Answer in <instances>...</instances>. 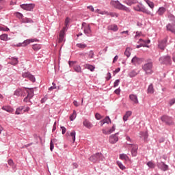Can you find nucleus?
<instances>
[{
  "instance_id": "nucleus-1",
  "label": "nucleus",
  "mask_w": 175,
  "mask_h": 175,
  "mask_svg": "<svg viewBox=\"0 0 175 175\" xmlns=\"http://www.w3.org/2000/svg\"><path fill=\"white\" fill-rule=\"evenodd\" d=\"M111 3L115 9H118V10H123V12H126V13H131V10L129 9V8L124 5L118 0L112 1H111Z\"/></svg>"
},
{
  "instance_id": "nucleus-2",
  "label": "nucleus",
  "mask_w": 175,
  "mask_h": 175,
  "mask_svg": "<svg viewBox=\"0 0 175 175\" xmlns=\"http://www.w3.org/2000/svg\"><path fill=\"white\" fill-rule=\"evenodd\" d=\"M89 160L91 161V162H93V163H98V162H100V161H105V157L102 153L97 152L93 155H92Z\"/></svg>"
},
{
  "instance_id": "nucleus-3",
  "label": "nucleus",
  "mask_w": 175,
  "mask_h": 175,
  "mask_svg": "<svg viewBox=\"0 0 175 175\" xmlns=\"http://www.w3.org/2000/svg\"><path fill=\"white\" fill-rule=\"evenodd\" d=\"M152 62H148L142 66V69L144 72L146 73V75H151V73H152Z\"/></svg>"
},
{
  "instance_id": "nucleus-4",
  "label": "nucleus",
  "mask_w": 175,
  "mask_h": 175,
  "mask_svg": "<svg viewBox=\"0 0 175 175\" xmlns=\"http://www.w3.org/2000/svg\"><path fill=\"white\" fill-rule=\"evenodd\" d=\"M83 28V33L88 38L92 36V30H91V27L90 25H87L85 23H82V29Z\"/></svg>"
},
{
  "instance_id": "nucleus-5",
  "label": "nucleus",
  "mask_w": 175,
  "mask_h": 175,
  "mask_svg": "<svg viewBox=\"0 0 175 175\" xmlns=\"http://www.w3.org/2000/svg\"><path fill=\"white\" fill-rule=\"evenodd\" d=\"M134 10L136 12H142V13H146V14H151V12L146 9V7L143 4L139 3L133 7Z\"/></svg>"
},
{
  "instance_id": "nucleus-6",
  "label": "nucleus",
  "mask_w": 175,
  "mask_h": 175,
  "mask_svg": "<svg viewBox=\"0 0 175 175\" xmlns=\"http://www.w3.org/2000/svg\"><path fill=\"white\" fill-rule=\"evenodd\" d=\"M39 40L36 39V38H31V39H27L25 40L24 42H19L16 44L17 47H25L27 46H28V44H29L30 43H33V42H38Z\"/></svg>"
},
{
  "instance_id": "nucleus-7",
  "label": "nucleus",
  "mask_w": 175,
  "mask_h": 175,
  "mask_svg": "<svg viewBox=\"0 0 175 175\" xmlns=\"http://www.w3.org/2000/svg\"><path fill=\"white\" fill-rule=\"evenodd\" d=\"M77 62L76 61H69L68 65L70 68H72V66H73V69L75 72H76L77 73H82L83 70H81V66H80V65L79 64L75 65V64H77Z\"/></svg>"
},
{
  "instance_id": "nucleus-8",
  "label": "nucleus",
  "mask_w": 175,
  "mask_h": 175,
  "mask_svg": "<svg viewBox=\"0 0 175 175\" xmlns=\"http://www.w3.org/2000/svg\"><path fill=\"white\" fill-rule=\"evenodd\" d=\"M22 77L24 79H29L31 83H35L36 81V79L35 78V76L32 75L31 72H24L22 73Z\"/></svg>"
},
{
  "instance_id": "nucleus-9",
  "label": "nucleus",
  "mask_w": 175,
  "mask_h": 175,
  "mask_svg": "<svg viewBox=\"0 0 175 175\" xmlns=\"http://www.w3.org/2000/svg\"><path fill=\"white\" fill-rule=\"evenodd\" d=\"M129 146H131V155L132 157L137 156V150L139 149V146L137 144H129L126 143Z\"/></svg>"
},
{
  "instance_id": "nucleus-10",
  "label": "nucleus",
  "mask_w": 175,
  "mask_h": 175,
  "mask_svg": "<svg viewBox=\"0 0 175 175\" xmlns=\"http://www.w3.org/2000/svg\"><path fill=\"white\" fill-rule=\"evenodd\" d=\"M21 8L24 10H27V12H32V10H33V8H35V4H33V3L22 4L21 5Z\"/></svg>"
},
{
  "instance_id": "nucleus-11",
  "label": "nucleus",
  "mask_w": 175,
  "mask_h": 175,
  "mask_svg": "<svg viewBox=\"0 0 175 175\" xmlns=\"http://www.w3.org/2000/svg\"><path fill=\"white\" fill-rule=\"evenodd\" d=\"M159 62L166 65L171 64V59L168 55L161 57L159 59Z\"/></svg>"
},
{
  "instance_id": "nucleus-12",
  "label": "nucleus",
  "mask_w": 175,
  "mask_h": 175,
  "mask_svg": "<svg viewBox=\"0 0 175 175\" xmlns=\"http://www.w3.org/2000/svg\"><path fill=\"white\" fill-rule=\"evenodd\" d=\"M118 135H119V133H116L109 136V143L111 144H116V143L118 142V136H117Z\"/></svg>"
},
{
  "instance_id": "nucleus-13",
  "label": "nucleus",
  "mask_w": 175,
  "mask_h": 175,
  "mask_svg": "<svg viewBox=\"0 0 175 175\" xmlns=\"http://www.w3.org/2000/svg\"><path fill=\"white\" fill-rule=\"evenodd\" d=\"M167 40V38H164L159 42L158 47L160 50L163 51L166 47Z\"/></svg>"
},
{
  "instance_id": "nucleus-14",
  "label": "nucleus",
  "mask_w": 175,
  "mask_h": 175,
  "mask_svg": "<svg viewBox=\"0 0 175 175\" xmlns=\"http://www.w3.org/2000/svg\"><path fill=\"white\" fill-rule=\"evenodd\" d=\"M14 95L16 96H25V90L22 88H18L14 91Z\"/></svg>"
},
{
  "instance_id": "nucleus-15",
  "label": "nucleus",
  "mask_w": 175,
  "mask_h": 175,
  "mask_svg": "<svg viewBox=\"0 0 175 175\" xmlns=\"http://www.w3.org/2000/svg\"><path fill=\"white\" fill-rule=\"evenodd\" d=\"M161 120L163 122H165V124H167L168 125H171L172 124V118L167 116H163Z\"/></svg>"
},
{
  "instance_id": "nucleus-16",
  "label": "nucleus",
  "mask_w": 175,
  "mask_h": 175,
  "mask_svg": "<svg viewBox=\"0 0 175 175\" xmlns=\"http://www.w3.org/2000/svg\"><path fill=\"white\" fill-rule=\"evenodd\" d=\"M26 90V92L27 93V96L29 97V99H32L33 98V95H35L33 88H25Z\"/></svg>"
},
{
  "instance_id": "nucleus-17",
  "label": "nucleus",
  "mask_w": 175,
  "mask_h": 175,
  "mask_svg": "<svg viewBox=\"0 0 175 175\" xmlns=\"http://www.w3.org/2000/svg\"><path fill=\"white\" fill-rule=\"evenodd\" d=\"M65 29H66V27H64L63 29L59 32V43H62V42L65 40Z\"/></svg>"
},
{
  "instance_id": "nucleus-18",
  "label": "nucleus",
  "mask_w": 175,
  "mask_h": 175,
  "mask_svg": "<svg viewBox=\"0 0 175 175\" xmlns=\"http://www.w3.org/2000/svg\"><path fill=\"white\" fill-rule=\"evenodd\" d=\"M129 99L133 103V105H137L139 103V98L136 94H130Z\"/></svg>"
},
{
  "instance_id": "nucleus-19",
  "label": "nucleus",
  "mask_w": 175,
  "mask_h": 175,
  "mask_svg": "<svg viewBox=\"0 0 175 175\" xmlns=\"http://www.w3.org/2000/svg\"><path fill=\"white\" fill-rule=\"evenodd\" d=\"M139 42H144V43L145 44H140L139 45L137 46V49H140V47H149L148 44L149 43H150V40H143V39H139Z\"/></svg>"
},
{
  "instance_id": "nucleus-20",
  "label": "nucleus",
  "mask_w": 175,
  "mask_h": 175,
  "mask_svg": "<svg viewBox=\"0 0 175 175\" xmlns=\"http://www.w3.org/2000/svg\"><path fill=\"white\" fill-rule=\"evenodd\" d=\"M142 59L136 56H134L133 57V59H131V63L133 64L135 66L137 65H140V64H142Z\"/></svg>"
},
{
  "instance_id": "nucleus-21",
  "label": "nucleus",
  "mask_w": 175,
  "mask_h": 175,
  "mask_svg": "<svg viewBox=\"0 0 175 175\" xmlns=\"http://www.w3.org/2000/svg\"><path fill=\"white\" fill-rule=\"evenodd\" d=\"M139 2L137 0H124L123 3H125L128 6H132V5H136Z\"/></svg>"
},
{
  "instance_id": "nucleus-22",
  "label": "nucleus",
  "mask_w": 175,
  "mask_h": 175,
  "mask_svg": "<svg viewBox=\"0 0 175 175\" xmlns=\"http://www.w3.org/2000/svg\"><path fill=\"white\" fill-rule=\"evenodd\" d=\"M83 126H85V128H88V129H91V128H92L93 125L92 123H91V122H90L88 120L85 119L83 120Z\"/></svg>"
},
{
  "instance_id": "nucleus-23",
  "label": "nucleus",
  "mask_w": 175,
  "mask_h": 175,
  "mask_svg": "<svg viewBox=\"0 0 175 175\" xmlns=\"http://www.w3.org/2000/svg\"><path fill=\"white\" fill-rule=\"evenodd\" d=\"M15 114L20 116V114H24V106H21L16 108Z\"/></svg>"
},
{
  "instance_id": "nucleus-24",
  "label": "nucleus",
  "mask_w": 175,
  "mask_h": 175,
  "mask_svg": "<svg viewBox=\"0 0 175 175\" xmlns=\"http://www.w3.org/2000/svg\"><path fill=\"white\" fill-rule=\"evenodd\" d=\"M107 28L109 31H113V32H117V31H118V26L116 24L110 25Z\"/></svg>"
},
{
  "instance_id": "nucleus-25",
  "label": "nucleus",
  "mask_w": 175,
  "mask_h": 175,
  "mask_svg": "<svg viewBox=\"0 0 175 175\" xmlns=\"http://www.w3.org/2000/svg\"><path fill=\"white\" fill-rule=\"evenodd\" d=\"M10 60H11L10 62H9L10 65H13L14 66H16V65L18 64V58L17 57H12L10 58Z\"/></svg>"
},
{
  "instance_id": "nucleus-26",
  "label": "nucleus",
  "mask_w": 175,
  "mask_h": 175,
  "mask_svg": "<svg viewBox=\"0 0 175 175\" xmlns=\"http://www.w3.org/2000/svg\"><path fill=\"white\" fill-rule=\"evenodd\" d=\"M131 116H132V111H127L126 112V113L124 114V116H123L124 122H126L128 118H129V117H131Z\"/></svg>"
},
{
  "instance_id": "nucleus-27",
  "label": "nucleus",
  "mask_w": 175,
  "mask_h": 175,
  "mask_svg": "<svg viewBox=\"0 0 175 175\" xmlns=\"http://www.w3.org/2000/svg\"><path fill=\"white\" fill-rule=\"evenodd\" d=\"M167 31L175 34V24L173 25L171 24H168L167 25Z\"/></svg>"
},
{
  "instance_id": "nucleus-28",
  "label": "nucleus",
  "mask_w": 175,
  "mask_h": 175,
  "mask_svg": "<svg viewBox=\"0 0 175 175\" xmlns=\"http://www.w3.org/2000/svg\"><path fill=\"white\" fill-rule=\"evenodd\" d=\"M139 137L146 140L148 137V133L147 132L141 131L139 133Z\"/></svg>"
},
{
  "instance_id": "nucleus-29",
  "label": "nucleus",
  "mask_w": 175,
  "mask_h": 175,
  "mask_svg": "<svg viewBox=\"0 0 175 175\" xmlns=\"http://www.w3.org/2000/svg\"><path fill=\"white\" fill-rule=\"evenodd\" d=\"M2 109L5 110V111H7L8 113H13V108L10 106H3L2 107Z\"/></svg>"
},
{
  "instance_id": "nucleus-30",
  "label": "nucleus",
  "mask_w": 175,
  "mask_h": 175,
  "mask_svg": "<svg viewBox=\"0 0 175 175\" xmlns=\"http://www.w3.org/2000/svg\"><path fill=\"white\" fill-rule=\"evenodd\" d=\"M120 159H122V161H129V157L126 154H120Z\"/></svg>"
},
{
  "instance_id": "nucleus-31",
  "label": "nucleus",
  "mask_w": 175,
  "mask_h": 175,
  "mask_svg": "<svg viewBox=\"0 0 175 175\" xmlns=\"http://www.w3.org/2000/svg\"><path fill=\"white\" fill-rule=\"evenodd\" d=\"M85 69H88L90 72H94L95 70V66L91 64H85Z\"/></svg>"
},
{
  "instance_id": "nucleus-32",
  "label": "nucleus",
  "mask_w": 175,
  "mask_h": 175,
  "mask_svg": "<svg viewBox=\"0 0 175 175\" xmlns=\"http://www.w3.org/2000/svg\"><path fill=\"white\" fill-rule=\"evenodd\" d=\"M147 94H154V85L151 83L148 89H147Z\"/></svg>"
},
{
  "instance_id": "nucleus-33",
  "label": "nucleus",
  "mask_w": 175,
  "mask_h": 175,
  "mask_svg": "<svg viewBox=\"0 0 175 175\" xmlns=\"http://www.w3.org/2000/svg\"><path fill=\"white\" fill-rule=\"evenodd\" d=\"M21 21L24 24H27V23H33V21H32V19L29 18H23Z\"/></svg>"
},
{
  "instance_id": "nucleus-34",
  "label": "nucleus",
  "mask_w": 175,
  "mask_h": 175,
  "mask_svg": "<svg viewBox=\"0 0 175 175\" xmlns=\"http://www.w3.org/2000/svg\"><path fill=\"white\" fill-rule=\"evenodd\" d=\"M137 75H139V72H137L135 70H133L129 73V77L131 78L135 77V76H137Z\"/></svg>"
},
{
  "instance_id": "nucleus-35",
  "label": "nucleus",
  "mask_w": 175,
  "mask_h": 175,
  "mask_svg": "<svg viewBox=\"0 0 175 175\" xmlns=\"http://www.w3.org/2000/svg\"><path fill=\"white\" fill-rule=\"evenodd\" d=\"M95 13H98V14H102V15H109V12L107 11H102L100 9H97L95 10Z\"/></svg>"
},
{
  "instance_id": "nucleus-36",
  "label": "nucleus",
  "mask_w": 175,
  "mask_h": 175,
  "mask_svg": "<svg viewBox=\"0 0 175 175\" xmlns=\"http://www.w3.org/2000/svg\"><path fill=\"white\" fill-rule=\"evenodd\" d=\"M32 49L34 51H38L42 49V46L39 44H35L33 45Z\"/></svg>"
},
{
  "instance_id": "nucleus-37",
  "label": "nucleus",
  "mask_w": 175,
  "mask_h": 175,
  "mask_svg": "<svg viewBox=\"0 0 175 175\" xmlns=\"http://www.w3.org/2000/svg\"><path fill=\"white\" fill-rule=\"evenodd\" d=\"M76 117H77V113L76 111L74 110L72 114H71L70 116V121H75V120H76Z\"/></svg>"
},
{
  "instance_id": "nucleus-38",
  "label": "nucleus",
  "mask_w": 175,
  "mask_h": 175,
  "mask_svg": "<svg viewBox=\"0 0 175 175\" xmlns=\"http://www.w3.org/2000/svg\"><path fill=\"white\" fill-rule=\"evenodd\" d=\"M70 136L72 137L73 143H75V142H76V131H72L70 133Z\"/></svg>"
},
{
  "instance_id": "nucleus-39",
  "label": "nucleus",
  "mask_w": 175,
  "mask_h": 175,
  "mask_svg": "<svg viewBox=\"0 0 175 175\" xmlns=\"http://www.w3.org/2000/svg\"><path fill=\"white\" fill-rule=\"evenodd\" d=\"M77 47H78L79 49H84L87 47V44L85 43H78L76 44Z\"/></svg>"
},
{
  "instance_id": "nucleus-40",
  "label": "nucleus",
  "mask_w": 175,
  "mask_h": 175,
  "mask_svg": "<svg viewBox=\"0 0 175 175\" xmlns=\"http://www.w3.org/2000/svg\"><path fill=\"white\" fill-rule=\"evenodd\" d=\"M124 55L129 58L131 57V48H126L124 51Z\"/></svg>"
},
{
  "instance_id": "nucleus-41",
  "label": "nucleus",
  "mask_w": 175,
  "mask_h": 175,
  "mask_svg": "<svg viewBox=\"0 0 175 175\" xmlns=\"http://www.w3.org/2000/svg\"><path fill=\"white\" fill-rule=\"evenodd\" d=\"M145 2L148 5L150 9H154V3L150 0H145Z\"/></svg>"
},
{
  "instance_id": "nucleus-42",
  "label": "nucleus",
  "mask_w": 175,
  "mask_h": 175,
  "mask_svg": "<svg viewBox=\"0 0 175 175\" xmlns=\"http://www.w3.org/2000/svg\"><path fill=\"white\" fill-rule=\"evenodd\" d=\"M103 120L105 124L111 123V120L110 119V117H109V116H106Z\"/></svg>"
},
{
  "instance_id": "nucleus-43",
  "label": "nucleus",
  "mask_w": 175,
  "mask_h": 175,
  "mask_svg": "<svg viewBox=\"0 0 175 175\" xmlns=\"http://www.w3.org/2000/svg\"><path fill=\"white\" fill-rule=\"evenodd\" d=\"M165 9L164 8H160L157 12V14H159V16H161L162 14H163V13H165Z\"/></svg>"
},
{
  "instance_id": "nucleus-44",
  "label": "nucleus",
  "mask_w": 175,
  "mask_h": 175,
  "mask_svg": "<svg viewBox=\"0 0 175 175\" xmlns=\"http://www.w3.org/2000/svg\"><path fill=\"white\" fill-rule=\"evenodd\" d=\"M116 131V124H113L112 127L108 130V134L109 135H111V133H113V132H114Z\"/></svg>"
},
{
  "instance_id": "nucleus-45",
  "label": "nucleus",
  "mask_w": 175,
  "mask_h": 175,
  "mask_svg": "<svg viewBox=\"0 0 175 175\" xmlns=\"http://www.w3.org/2000/svg\"><path fill=\"white\" fill-rule=\"evenodd\" d=\"M0 40L6 42L8 40V34H2L0 36Z\"/></svg>"
},
{
  "instance_id": "nucleus-46",
  "label": "nucleus",
  "mask_w": 175,
  "mask_h": 175,
  "mask_svg": "<svg viewBox=\"0 0 175 175\" xmlns=\"http://www.w3.org/2000/svg\"><path fill=\"white\" fill-rule=\"evenodd\" d=\"M52 86L49 88V91H53V90H57V85H55V83L53 82L52 83Z\"/></svg>"
},
{
  "instance_id": "nucleus-47",
  "label": "nucleus",
  "mask_w": 175,
  "mask_h": 175,
  "mask_svg": "<svg viewBox=\"0 0 175 175\" xmlns=\"http://www.w3.org/2000/svg\"><path fill=\"white\" fill-rule=\"evenodd\" d=\"M117 164L119 166L120 169H121V170H125V167L124 166L122 163L118 161Z\"/></svg>"
},
{
  "instance_id": "nucleus-48",
  "label": "nucleus",
  "mask_w": 175,
  "mask_h": 175,
  "mask_svg": "<svg viewBox=\"0 0 175 175\" xmlns=\"http://www.w3.org/2000/svg\"><path fill=\"white\" fill-rule=\"evenodd\" d=\"M69 23H70V19L69 18H66V20H65V26H66V28H68V27H69Z\"/></svg>"
},
{
  "instance_id": "nucleus-49",
  "label": "nucleus",
  "mask_w": 175,
  "mask_h": 175,
  "mask_svg": "<svg viewBox=\"0 0 175 175\" xmlns=\"http://www.w3.org/2000/svg\"><path fill=\"white\" fill-rule=\"evenodd\" d=\"M94 51H90L89 53H88V58H90V59L94 58Z\"/></svg>"
},
{
  "instance_id": "nucleus-50",
  "label": "nucleus",
  "mask_w": 175,
  "mask_h": 175,
  "mask_svg": "<svg viewBox=\"0 0 175 175\" xmlns=\"http://www.w3.org/2000/svg\"><path fill=\"white\" fill-rule=\"evenodd\" d=\"M167 169H168V165L163 163V164L161 165V170L163 171H166V170H167Z\"/></svg>"
},
{
  "instance_id": "nucleus-51",
  "label": "nucleus",
  "mask_w": 175,
  "mask_h": 175,
  "mask_svg": "<svg viewBox=\"0 0 175 175\" xmlns=\"http://www.w3.org/2000/svg\"><path fill=\"white\" fill-rule=\"evenodd\" d=\"M119 85H120V79H116L113 83V88L118 87Z\"/></svg>"
},
{
  "instance_id": "nucleus-52",
  "label": "nucleus",
  "mask_w": 175,
  "mask_h": 175,
  "mask_svg": "<svg viewBox=\"0 0 175 175\" xmlns=\"http://www.w3.org/2000/svg\"><path fill=\"white\" fill-rule=\"evenodd\" d=\"M108 16H110L111 17H118V14L116 12H110Z\"/></svg>"
},
{
  "instance_id": "nucleus-53",
  "label": "nucleus",
  "mask_w": 175,
  "mask_h": 175,
  "mask_svg": "<svg viewBox=\"0 0 175 175\" xmlns=\"http://www.w3.org/2000/svg\"><path fill=\"white\" fill-rule=\"evenodd\" d=\"M16 17L18 18H20L21 20H23L24 15H23V14L20 13V12H17L16 13Z\"/></svg>"
},
{
  "instance_id": "nucleus-54",
  "label": "nucleus",
  "mask_w": 175,
  "mask_h": 175,
  "mask_svg": "<svg viewBox=\"0 0 175 175\" xmlns=\"http://www.w3.org/2000/svg\"><path fill=\"white\" fill-rule=\"evenodd\" d=\"M126 140H127V142H129L130 144H132L131 143H133V140L131 139L130 136H126Z\"/></svg>"
},
{
  "instance_id": "nucleus-55",
  "label": "nucleus",
  "mask_w": 175,
  "mask_h": 175,
  "mask_svg": "<svg viewBox=\"0 0 175 175\" xmlns=\"http://www.w3.org/2000/svg\"><path fill=\"white\" fill-rule=\"evenodd\" d=\"M50 150L51 151H53V150H54V144L53 143V139H51L50 142Z\"/></svg>"
},
{
  "instance_id": "nucleus-56",
  "label": "nucleus",
  "mask_w": 175,
  "mask_h": 175,
  "mask_svg": "<svg viewBox=\"0 0 175 175\" xmlns=\"http://www.w3.org/2000/svg\"><path fill=\"white\" fill-rule=\"evenodd\" d=\"M95 118H96L98 120H101V119H102V116H100V115L99 114V113H96L95 114Z\"/></svg>"
},
{
  "instance_id": "nucleus-57",
  "label": "nucleus",
  "mask_w": 175,
  "mask_h": 175,
  "mask_svg": "<svg viewBox=\"0 0 175 175\" xmlns=\"http://www.w3.org/2000/svg\"><path fill=\"white\" fill-rule=\"evenodd\" d=\"M114 94H116V95H120V94H121V89H120V88H119L115 90Z\"/></svg>"
},
{
  "instance_id": "nucleus-58",
  "label": "nucleus",
  "mask_w": 175,
  "mask_h": 175,
  "mask_svg": "<svg viewBox=\"0 0 175 175\" xmlns=\"http://www.w3.org/2000/svg\"><path fill=\"white\" fill-rule=\"evenodd\" d=\"M31 98H29V96H27L24 100H23V102H25V103L29 102L31 100Z\"/></svg>"
},
{
  "instance_id": "nucleus-59",
  "label": "nucleus",
  "mask_w": 175,
  "mask_h": 175,
  "mask_svg": "<svg viewBox=\"0 0 175 175\" xmlns=\"http://www.w3.org/2000/svg\"><path fill=\"white\" fill-rule=\"evenodd\" d=\"M61 129L62 135H65L66 133V128L65 126H61Z\"/></svg>"
},
{
  "instance_id": "nucleus-60",
  "label": "nucleus",
  "mask_w": 175,
  "mask_h": 175,
  "mask_svg": "<svg viewBox=\"0 0 175 175\" xmlns=\"http://www.w3.org/2000/svg\"><path fill=\"white\" fill-rule=\"evenodd\" d=\"M8 165H10V166H13L14 165V163L13 162L12 159H9L8 161Z\"/></svg>"
},
{
  "instance_id": "nucleus-61",
  "label": "nucleus",
  "mask_w": 175,
  "mask_h": 175,
  "mask_svg": "<svg viewBox=\"0 0 175 175\" xmlns=\"http://www.w3.org/2000/svg\"><path fill=\"white\" fill-rule=\"evenodd\" d=\"M46 100H47V96H44V97L41 99L40 102H41V103H44L46 102Z\"/></svg>"
},
{
  "instance_id": "nucleus-62",
  "label": "nucleus",
  "mask_w": 175,
  "mask_h": 175,
  "mask_svg": "<svg viewBox=\"0 0 175 175\" xmlns=\"http://www.w3.org/2000/svg\"><path fill=\"white\" fill-rule=\"evenodd\" d=\"M175 103V98H172L170 100L169 104L170 106L173 105Z\"/></svg>"
},
{
  "instance_id": "nucleus-63",
  "label": "nucleus",
  "mask_w": 175,
  "mask_h": 175,
  "mask_svg": "<svg viewBox=\"0 0 175 175\" xmlns=\"http://www.w3.org/2000/svg\"><path fill=\"white\" fill-rule=\"evenodd\" d=\"M147 166H148V167H152L154 166V163H152L151 161H149L147 163Z\"/></svg>"
},
{
  "instance_id": "nucleus-64",
  "label": "nucleus",
  "mask_w": 175,
  "mask_h": 175,
  "mask_svg": "<svg viewBox=\"0 0 175 175\" xmlns=\"http://www.w3.org/2000/svg\"><path fill=\"white\" fill-rule=\"evenodd\" d=\"M107 76H108V77H106V80H107V81H109V80H110V79H111V73L108 72V73H107Z\"/></svg>"
}]
</instances>
